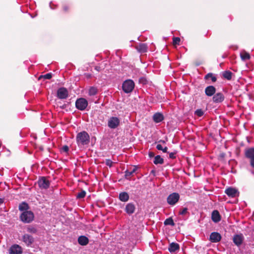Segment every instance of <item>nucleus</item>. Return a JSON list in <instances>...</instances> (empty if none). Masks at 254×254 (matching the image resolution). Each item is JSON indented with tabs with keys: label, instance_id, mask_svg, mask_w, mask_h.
<instances>
[{
	"label": "nucleus",
	"instance_id": "f257e3e1",
	"mask_svg": "<svg viewBox=\"0 0 254 254\" xmlns=\"http://www.w3.org/2000/svg\"><path fill=\"white\" fill-rule=\"evenodd\" d=\"M76 140L78 146L81 147L89 144L90 136L86 131H82L77 133Z\"/></svg>",
	"mask_w": 254,
	"mask_h": 254
},
{
	"label": "nucleus",
	"instance_id": "f03ea898",
	"mask_svg": "<svg viewBox=\"0 0 254 254\" xmlns=\"http://www.w3.org/2000/svg\"><path fill=\"white\" fill-rule=\"evenodd\" d=\"M134 83L131 79H127L125 80L122 85V89L126 93H129L132 91L134 88Z\"/></svg>",
	"mask_w": 254,
	"mask_h": 254
},
{
	"label": "nucleus",
	"instance_id": "7ed1b4c3",
	"mask_svg": "<svg viewBox=\"0 0 254 254\" xmlns=\"http://www.w3.org/2000/svg\"><path fill=\"white\" fill-rule=\"evenodd\" d=\"M245 155L247 158L249 159L251 167L254 169V147L245 149Z\"/></svg>",
	"mask_w": 254,
	"mask_h": 254
},
{
	"label": "nucleus",
	"instance_id": "20e7f679",
	"mask_svg": "<svg viewBox=\"0 0 254 254\" xmlns=\"http://www.w3.org/2000/svg\"><path fill=\"white\" fill-rule=\"evenodd\" d=\"M34 216L31 211H25L20 215L21 220L24 223H30L33 221Z\"/></svg>",
	"mask_w": 254,
	"mask_h": 254
},
{
	"label": "nucleus",
	"instance_id": "39448f33",
	"mask_svg": "<svg viewBox=\"0 0 254 254\" xmlns=\"http://www.w3.org/2000/svg\"><path fill=\"white\" fill-rule=\"evenodd\" d=\"M88 106V101L83 98L78 99L75 102V106L77 109L80 111L85 110Z\"/></svg>",
	"mask_w": 254,
	"mask_h": 254
},
{
	"label": "nucleus",
	"instance_id": "423d86ee",
	"mask_svg": "<svg viewBox=\"0 0 254 254\" xmlns=\"http://www.w3.org/2000/svg\"><path fill=\"white\" fill-rule=\"evenodd\" d=\"M120 124V119L116 117H112L108 121V126L111 129H115L118 127Z\"/></svg>",
	"mask_w": 254,
	"mask_h": 254
},
{
	"label": "nucleus",
	"instance_id": "0eeeda50",
	"mask_svg": "<svg viewBox=\"0 0 254 254\" xmlns=\"http://www.w3.org/2000/svg\"><path fill=\"white\" fill-rule=\"evenodd\" d=\"M180 198V195L178 193L174 192L170 194L167 198V202L171 205H175Z\"/></svg>",
	"mask_w": 254,
	"mask_h": 254
},
{
	"label": "nucleus",
	"instance_id": "6e6552de",
	"mask_svg": "<svg viewBox=\"0 0 254 254\" xmlns=\"http://www.w3.org/2000/svg\"><path fill=\"white\" fill-rule=\"evenodd\" d=\"M38 184L41 189H47L50 185V181L44 177H42L39 179Z\"/></svg>",
	"mask_w": 254,
	"mask_h": 254
},
{
	"label": "nucleus",
	"instance_id": "1a4fd4ad",
	"mask_svg": "<svg viewBox=\"0 0 254 254\" xmlns=\"http://www.w3.org/2000/svg\"><path fill=\"white\" fill-rule=\"evenodd\" d=\"M225 193L230 197H236L239 195V192L235 188L229 187L225 190Z\"/></svg>",
	"mask_w": 254,
	"mask_h": 254
},
{
	"label": "nucleus",
	"instance_id": "9d476101",
	"mask_svg": "<svg viewBox=\"0 0 254 254\" xmlns=\"http://www.w3.org/2000/svg\"><path fill=\"white\" fill-rule=\"evenodd\" d=\"M68 91L64 87L59 88L57 91L58 97L61 99H65L68 97Z\"/></svg>",
	"mask_w": 254,
	"mask_h": 254
},
{
	"label": "nucleus",
	"instance_id": "9b49d317",
	"mask_svg": "<svg viewBox=\"0 0 254 254\" xmlns=\"http://www.w3.org/2000/svg\"><path fill=\"white\" fill-rule=\"evenodd\" d=\"M221 236L218 232H212L209 237V241L212 243H217L221 241Z\"/></svg>",
	"mask_w": 254,
	"mask_h": 254
},
{
	"label": "nucleus",
	"instance_id": "f8f14e48",
	"mask_svg": "<svg viewBox=\"0 0 254 254\" xmlns=\"http://www.w3.org/2000/svg\"><path fill=\"white\" fill-rule=\"evenodd\" d=\"M135 210V206L132 202L127 203L126 205L125 209L126 213L127 214H128V215H131V214H133Z\"/></svg>",
	"mask_w": 254,
	"mask_h": 254
},
{
	"label": "nucleus",
	"instance_id": "ddd939ff",
	"mask_svg": "<svg viewBox=\"0 0 254 254\" xmlns=\"http://www.w3.org/2000/svg\"><path fill=\"white\" fill-rule=\"evenodd\" d=\"M244 239V238L242 234H238L234 236L233 240L234 244L237 246H239L242 244Z\"/></svg>",
	"mask_w": 254,
	"mask_h": 254
},
{
	"label": "nucleus",
	"instance_id": "4468645a",
	"mask_svg": "<svg viewBox=\"0 0 254 254\" xmlns=\"http://www.w3.org/2000/svg\"><path fill=\"white\" fill-rule=\"evenodd\" d=\"M22 252L21 247L17 245L12 246L9 250V254H21Z\"/></svg>",
	"mask_w": 254,
	"mask_h": 254
},
{
	"label": "nucleus",
	"instance_id": "2eb2a0df",
	"mask_svg": "<svg viewBox=\"0 0 254 254\" xmlns=\"http://www.w3.org/2000/svg\"><path fill=\"white\" fill-rule=\"evenodd\" d=\"M23 241L27 246L31 245L34 242V238L28 234H24L22 237Z\"/></svg>",
	"mask_w": 254,
	"mask_h": 254
},
{
	"label": "nucleus",
	"instance_id": "dca6fc26",
	"mask_svg": "<svg viewBox=\"0 0 254 254\" xmlns=\"http://www.w3.org/2000/svg\"><path fill=\"white\" fill-rule=\"evenodd\" d=\"M212 220L215 223H218L221 220V216L219 211L215 210L212 211L211 214Z\"/></svg>",
	"mask_w": 254,
	"mask_h": 254
},
{
	"label": "nucleus",
	"instance_id": "f3484780",
	"mask_svg": "<svg viewBox=\"0 0 254 254\" xmlns=\"http://www.w3.org/2000/svg\"><path fill=\"white\" fill-rule=\"evenodd\" d=\"M224 100V96L222 93H217L213 97V101L214 103H221Z\"/></svg>",
	"mask_w": 254,
	"mask_h": 254
},
{
	"label": "nucleus",
	"instance_id": "a211bd4d",
	"mask_svg": "<svg viewBox=\"0 0 254 254\" xmlns=\"http://www.w3.org/2000/svg\"><path fill=\"white\" fill-rule=\"evenodd\" d=\"M215 92V87L212 85L208 86L205 89V93L208 96H212Z\"/></svg>",
	"mask_w": 254,
	"mask_h": 254
},
{
	"label": "nucleus",
	"instance_id": "6ab92c4d",
	"mask_svg": "<svg viewBox=\"0 0 254 254\" xmlns=\"http://www.w3.org/2000/svg\"><path fill=\"white\" fill-rule=\"evenodd\" d=\"M136 49L141 53H144L147 51V46L145 43H140L139 45L136 46Z\"/></svg>",
	"mask_w": 254,
	"mask_h": 254
},
{
	"label": "nucleus",
	"instance_id": "aec40b11",
	"mask_svg": "<svg viewBox=\"0 0 254 254\" xmlns=\"http://www.w3.org/2000/svg\"><path fill=\"white\" fill-rule=\"evenodd\" d=\"M137 170V167L134 166L133 168H130L125 171V178L127 179H129L133 174Z\"/></svg>",
	"mask_w": 254,
	"mask_h": 254
},
{
	"label": "nucleus",
	"instance_id": "412c9836",
	"mask_svg": "<svg viewBox=\"0 0 254 254\" xmlns=\"http://www.w3.org/2000/svg\"><path fill=\"white\" fill-rule=\"evenodd\" d=\"M119 198L123 202H127L128 200L129 196L127 192H122L119 194Z\"/></svg>",
	"mask_w": 254,
	"mask_h": 254
},
{
	"label": "nucleus",
	"instance_id": "4be33fe9",
	"mask_svg": "<svg viewBox=\"0 0 254 254\" xmlns=\"http://www.w3.org/2000/svg\"><path fill=\"white\" fill-rule=\"evenodd\" d=\"M78 242L80 245L85 246L88 244L89 240L86 237L81 236L78 237Z\"/></svg>",
	"mask_w": 254,
	"mask_h": 254
},
{
	"label": "nucleus",
	"instance_id": "5701e85b",
	"mask_svg": "<svg viewBox=\"0 0 254 254\" xmlns=\"http://www.w3.org/2000/svg\"><path fill=\"white\" fill-rule=\"evenodd\" d=\"M153 119L155 123H158L162 122L163 120L164 117L162 114L157 113L153 115Z\"/></svg>",
	"mask_w": 254,
	"mask_h": 254
},
{
	"label": "nucleus",
	"instance_id": "b1692460",
	"mask_svg": "<svg viewBox=\"0 0 254 254\" xmlns=\"http://www.w3.org/2000/svg\"><path fill=\"white\" fill-rule=\"evenodd\" d=\"M179 245L177 243H172L169 247V251L171 252H175L179 250Z\"/></svg>",
	"mask_w": 254,
	"mask_h": 254
},
{
	"label": "nucleus",
	"instance_id": "393cba45",
	"mask_svg": "<svg viewBox=\"0 0 254 254\" xmlns=\"http://www.w3.org/2000/svg\"><path fill=\"white\" fill-rule=\"evenodd\" d=\"M205 80H209L210 79L212 82H215L217 80V78L212 73H209L206 74L204 76Z\"/></svg>",
	"mask_w": 254,
	"mask_h": 254
},
{
	"label": "nucleus",
	"instance_id": "a878e982",
	"mask_svg": "<svg viewBox=\"0 0 254 254\" xmlns=\"http://www.w3.org/2000/svg\"><path fill=\"white\" fill-rule=\"evenodd\" d=\"M232 72L229 70L225 71L222 73L223 77L230 80L232 78Z\"/></svg>",
	"mask_w": 254,
	"mask_h": 254
},
{
	"label": "nucleus",
	"instance_id": "bb28decb",
	"mask_svg": "<svg viewBox=\"0 0 254 254\" xmlns=\"http://www.w3.org/2000/svg\"><path fill=\"white\" fill-rule=\"evenodd\" d=\"M153 163L156 165L163 164L164 163V159L160 155H157L154 158Z\"/></svg>",
	"mask_w": 254,
	"mask_h": 254
},
{
	"label": "nucleus",
	"instance_id": "cd10ccee",
	"mask_svg": "<svg viewBox=\"0 0 254 254\" xmlns=\"http://www.w3.org/2000/svg\"><path fill=\"white\" fill-rule=\"evenodd\" d=\"M29 209L28 204L25 202H23L20 203L19 205V209L20 211H28L27 210Z\"/></svg>",
	"mask_w": 254,
	"mask_h": 254
},
{
	"label": "nucleus",
	"instance_id": "c85d7f7f",
	"mask_svg": "<svg viewBox=\"0 0 254 254\" xmlns=\"http://www.w3.org/2000/svg\"><path fill=\"white\" fill-rule=\"evenodd\" d=\"M98 89L96 87L92 86L90 87L89 89L88 94L90 96H93L97 93Z\"/></svg>",
	"mask_w": 254,
	"mask_h": 254
},
{
	"label": "nucleus",
	"instance_id": "c756f323",
	"mask_svg": "<svg viewBox=\"0 0 254 254\" xmlns=\"http://www.w3.org/2000/svg\"><path fill=\"white\" fill-rule=\"evenodd\" d=\"M241 57L242 59L244 61L248 60L251 58L250 54L246 52L242 53L241 54Z\"/></svg>",
	"mask_w": 254,
	"mask_h": 254
},
{
	"label": "nucleus",
	"instance_id": "7c9ffc66",
	"mask_svg": "<svg viewBox=\"0 0 254 254\" xmlns=\"http://www.w3.org/2000/svg\"><path fill=\"white\" fill-rule=\"evenodd\" d=\"M27 231L30 233L35 234L37 232V230L34 226H28L27 228Z\"/></svg>",
	"mask_w": 254,
	"mask_h": 254
},
{
	"label": "nucleus",
	"instance_id": "2f4dec72",
	"mask_svg": "<svg viewBox=\"0 0 254 254\" xmlns=\"http://www.w3.org/2000/svg\"><path fill=\"white\" fill-rule=\"evenodd\" d=\"M164 225H171V226H174L175 223L174 222V221L173 219L171 217L166 219L164 221Z\"/></svg>",
	"mask_w": 254,
	"mask_h": 254
},
{
	"label": "nucleus",
	"instance_id": "473e14b6",
	"mask_svg": "<svg viewBox=\"0 0 254 254\" xmlns=\"http://www.w3.org/2000/svg\"><path fill=\"white\" fill-rule=\"evenodd\" d=\"M52 77V74L51 73H48L44 75H41L39 76V79H41L42 78L44 79H50Z\"/></svg>",
	"mask_w": 254,
	"mask_h": 254
},
{
	"label": "nucleus",
	"instance_id": "72a5a7b5",
	"mask_svg": "<svg viewBox=\"0 0 254 254\" xmlns=\"http://www.w3.org/2000/svg\"><path fill=\"white\" fill-rule=\"evenodd\" d=\"M86 195V192L82 190L80 192H78L76 195L77 198L81 199L84 198Z\"/></svg>",
	"mask_w": 254,
	"mask_h": 254
},
{
	"label": "nucleus",
	"instance_id": "f704fd0d",
	"mask_svg": "<svg viewBox=\"0 0 254 254\" xmlns=\"http://www.w3.org/2000/svg\"><path fill=\"white\" fill-rule=\"evenodd\" d=\"M195 114L198 117H201L204 114V112L201 109H198L195 112Z\"/></svg>",
	"mask_w": 254,
	"mask_h": 254
},
{
	"label": "nucleus",
	"instance_id": "c9c22d12",
	"mask_svg": "<svg viewBox=\"0 0 254 254\" xmlns=\"http://www.w3.org/2000/svg\"><path fill=\"white\" fill-rule=\"evenodd\" d=\"M69 6L67 4H64L62 6L63 11L64 12H67L69 10Z\"/></svg>",
	"mask_w": 254,
	"mask_h": 254
},
{
	"label": "nucleus",
	"instance_id": "e433bc0d",
	"mask_svg": "<svg viewBox=\"0 0 254 254\" xmlns=\"http://www.w3.org/2000/svg\"><path fill=\"white\" fill-rule=\"evenodd\" d=\"M174 45H179L180 38L179 37H174L173 39Z\"/></svg>",
	"mask_w": 254,
	"mask_h": 254
},
{
	"label": "nucleus",
	"instance_id": "4c0bfd02",
	"mask_svg": "<svg viewBox=\"0 0 254 254\" xmlns=\"http://www.w3.org/2000/svg\"><path fill=\"white\" fill-rule=\"evenodd\" d=\"M188 213V209L187 208H184L180 210L179 212V214L180 215H185Z\"/></svg>",
	"mask_w": 254,
	"mask_h": 254
},
{
	"label": "nucleus",
	"instance_id": "58836bf2",
	"mask_svg": "<svg viewBox=\"0 0 254 254\" xmlns=\"http://www.w3.org/2000/svg\"><path fill=\"white\" fill-rule=\"evenodd\" d=\"M105 164L107 166H108L110 167H111L113 164V162L110 159H106L105 161Z\"/></svg>",
	"mask_w": 254,
	"mask_h": 254
},
{
	"label": "nucleus",
	"instance_id": "ea45409f",
	"mask_svg": "<svg viewBox=\"0 0 254 254\" xmlns=\"http://www.w3.org/2000/svg\"><path fill=\"white\" fill-rule=\"evenodd\" d=\"M61 150L63 152L67 153L69 150V148L67 145H64L62 147Z\"/></svg>",
	"mask_w": 254,
	"mask_h": 254
},
{
	"label": "nucleus",
	"instance_id": "a19ab883",
	"mask_svg": "<svg viewBox=\"0 0 254 254\" xmlns=\"http://www.w3.org/2000/svg\"><path fill=\"white\" fill-rule=\"evenodd\" d=\"M176 153L172 152L169 154V158L171 159L176 158Z\"/></svg>",
	"mask_w": 254,
	"mask_h": 254
},
{
	"label": "nucleus",
	"instance_id": "79ce46f5",
	"mask_svg": "<svg viewBox=\"0 0 254 254\" xmlns=\"http://www.w3.org/2000/svg\"><path fill=\"white\" fill-rule=\"evenodd\" d=\"M163 147L162 146L161 144H157L156 146V148L159 150L162 151V150H163Z\"/></svg>",
	"mask_w": 254,
	"mask_h": 254
},
{
	"label": "nucleus",
	"instance_id": "37998d69",
	"mask_svg": "<svg viewBox=\"0 0 254 254\" xmlns=\"http://www.w3.org/2000/svg\"><path fill=\"white\" fill-rule=\"evenodd\" d=\"M167 150H168V147L165 146L163 148V150H162V151L164 152V153H166L167 152Z\"/></svg>",
	"mask_w": 254,
	"mask_h": 254
},
{
	"label": "nucleus",
	"instance_id": "c03bdc74",
	"mask_svg": "<svg viewBox=\"0 0 254 254\" xmlns=\"http://www.w3.org/2000/svg\"><path fill=\"white\" fill-rule=\"evenodd\" d=\"M155 155L154 153L153 152H149V156L150 157H153Z\"/></svg>",
	"mask_w": 254,
	"mask_h": 254
},
{
	"label": "nucleus",
	"instance_id": "a18cd8bd",
	"mask_svg": "<svg viewBox=\"0 0 254 254\" xmlns=\"http://www.w3.org/2000/svg\"><path fill=\"white\" fill-rule=\"evenodd\" d=\"M158 142L162 143H165V141L163 140H160Z\"/></svg>",
	"mask_w": 254,
	"mask_h": 254
},
{
	"label": "nucleus",
	"instance_id": "49530a36",
	"mask_svg": "<svg viewBox=\"0 0 254 254\" xmlns=\"http://www.w3.org/2000/svg\"><path fill=\"white\" fill-rule=\"evenodd\" d=\"M3 202V200L2 199L0 198V205H1Z\"/></svg>",
	"mask_w": 254,
	"mask_h": 254
},
{
	"label": "nucleus",
	"instance_id": "de8ad7c7",
	"mask_svg": "<svg viewBox=\"0 0 254 254\" xmlns=\"http://www.w3.org/2000/svg\"><path fill=\"white\" fill-rule=\"evenodd\" d=\"M95 69H96L97 70H98V68H97V67H95Z\"/></svg>",
	"mask_w": 254,
	"mask_h": 254
},
{
	"label": "nucleus",
	"instance_id": "09e8293b",
	"mask_svg": "<svg viewBox=\"0 0 254 254\" xmlns=\"http://www.w3.org/2000/svg\"><path fill=\"white\" fill-rule=\"evenodd\" d=\"M95 69H96L97 70H98V68H97V67H95Z\"/></svg>",
	"mask_w": 254,
	"mask_h": 254
},
{
	"label": "nucleus",
	"instance_id": "8fccbe9b",
	"mask_svg": "<svg viewBox=\"0 0 254 254\" xmlns=\"http://www.w3.org/2000/svg\"><path fill=\"white\" fill-rule=\"evenodd\" d=\"M1 147V143H0V147Z\"/></svg>",
	"mask_w": 254,
	"mask_h": 254
}]
</instances>
